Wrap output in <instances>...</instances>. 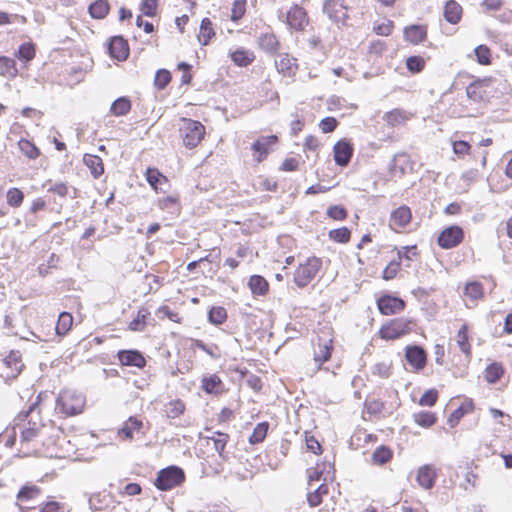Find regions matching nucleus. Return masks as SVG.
<instances>
[{
  "label": "nucleus",
  "mask_w": 512,
  "mask_h": 512,
  "mask_svg": "<svg viewBox=\"0 0 512 512\" xmlns=\"http://www.w3.org/2000/svg\"><path fill=\"white\" fill-rule=\"evenodd\" d=\"M246 0H235L231 9V20L238 22L246 12Z\"/></svg>",
  "instance_id": "obj_49"
},
{
  "label": "nucleus",
  "mask_w": 512,
  "mask_h": 512,
  "mask_svg": "<svg viewBox=\"0 0 512 512\" xmlns=\"http://www.w3.org/2000/svg\"><path fill=\"white\" fill-rule=\"evenodd\" d=\"M83 162L90 169V172L94 178H99L104 173L103 161L99 156L85 154L83 157Z\"/></svg>",
  "instance_id": "obj_22"
},
{
  "label": "nucleus",
  "mask_w": 512,
  "mask_h": 512,
  "mask_svg": "<svg viewBox=\"0 0 512 512\" xmlns=\"http://www.w3.org/2000/svg\"><path fill=\"white\" fill-rule=\"evenodd\" d=\"M201 389L211 395H220L225 391L224 384L217 374L204 376L201 380Z\"/></svg>",
  "instance_id": "obj_14"
},
{
  "label": "nucleus",
  "mask_w": 512,
  "mask_h": 512,
  "mask_svg": "<svg viewBox=\"0 0 512 512\" xmlns=\"http://www.w3.org/2000/svg\"><path fill=\"white\" fill-rule=\"evenodd\" d=\"M414 421L425 428L431 427L437 420V417L434 413L429 411H420L418 413L413 414Z\"/></svg>",
  "instance_id": "obj_37"
},
{
  "label": "nucleus",
  "mask_w": 512,
  "mask_h": 512,
  "mask_svg": "<svg viewBox=\"0 0 512 512\" xmlns=\"http://www.w3.org/2000/svg\"><path fill=\"white\" fill-rule=\"evenodd\" d=\"M171 81V73L166 69L157 70L154 78V85L157 89H164Z\"/></svg>",
  "instance_id": "obj_46"
},
{
  "label": "nucleus",
  "mask_w": 512,
  "mask_h": 512,
  "mask_svg": "<svg viewBox=\"0 0 512 512\" xmlns=\"http://www.w3.org/2000/svg\"><path fill=\"white\" fill-rule=\"evenodd\" d=\"M405 359L415 371H419L425 367L427 355L421 346L409 345L405 350Z\"/></svg>",
  "instance_id": "obj_9"
},
{
  "label": "nucleus",
  "mask_w": 512,
  "mask_h": 512,
  "mask_svg": "<svg viewBox=\"0 0 512 512\" xmlns=\"http://www.w3.org/2000/svg\"><path fill=\"white\" fill-rule=\"evenodd\" d=\"M351 232L346 227L333 229L329 232V237L338 243H347L350 240Z\"/></svg>",
  "instance_id": "obj_47"
},
{
  "label": "nucleus",
  "mask_w": 512,
  "mask_h": 512,
  "mask_svg": "<svg viewBox=\"0 0 512 512\" xmlns=\"http://www.w3.org/2000/svg\"><path fill=\"white\" fill-rule=\"evenodd\" d=\"M39 431L40 429H37L34 426H29L22 431L21 440L26 442L31 441L38 436Z\"/></svg>",
  "instance_id": "obj_63"
},
{
  "label": "nucleus",
  "mask_w": 512,
  "mask_h": 512,
  "mask_svg": "<svg viewBox=\"0 0 512 512\" xmlns=\"http://www.w3.org/2000/svg\"><path fill=\"white\" fill-rule=\"evenodd\" d=\"M437 474L432 465H424L419 468L416 480L418 484L428 490L434 486Z\"/></svg>",
  "instance_id": "obj_16"
},
{
  "label": "nucleus",
  "mask_w": 512,
  "mask_h": 512,
  "mask_svg": "<svg viewBox=\"0 0 512 512\" xmlns=\"http://www.w3.org/2000/svg\"><path fill=\"white\" fill-rule=\"evenodd\" d=\"M347 9L343 0H326L323 6V11L335 22H344L348 18Z\"/></svg>",
  "instance_id": "obj_10"
},
{
  "label": "nucleus",
  "mask_w": 512,
  "mask_h": 512,
  "mask_svg": "<svg viewBox=\"0 0 512 512\" xmlns=\"http://www.w3.org/2000/svg\"><path fill=\"white\" fill-rule=\"evenodd\" d=\"M181 131L183 143L189 149L195 148L205 134L204 126L200 122L191 119H183Z\"/></svg>",
  "instance_id": "obj_4"
},
{
  "label": "nucleus",
  "mask_w": 512,
  "mask_h": 512,
  "mask_svg": "<svg viewBox=\"0 0 512 512\" xmlns=\"http://www.w3.org/2000/svg\"><path fill=\"white\" fill-rule=\"evenodd\" d=\"M193 346L195 348L201 349L202 351L207 353L213 359H218L220 357L219 348L215 344L208 346L202 340L196 339V340H193Z\"/></svg>",
  "instance_id": "obj_50"
},
{
  "label": "nucleus",
  "mask_w": 512,
  "mask_h": 512,
  "mask_svg": "<svg viewBox=\"0 0 512 512\" xmlns=\"http://www.w3.org/2000/svg\"><path fill=\"white\" fill-rule=\"evenodd\" d=\"M146 179L153 189L163 191L162 184H167V178L159 173L157 169L148 168Z\"/></svg>",
  "instance_id": "obj_28"
},
{
  "label": "nucleus",
  "mask_w": 512,
  "mask_h": 512,
  "mask_svg": "<svg viewBox=\"0 0 512 512\" xmlns=\"http://www.w3.org/2000/svg\"><path fill=\"white\" fill-rule=\"evenodd\" d=\"M131 109V101L127 97L117 98L110 107V111L115 116H124Z\"/></svg>",
  "instance_id": "obj_29"
},
{
  "label": "nucleus",
  "mask_w": 512,
  "mask_h": 512,
  "mask_svg": "<svg viewBox=\"0 0 512 512\" xmlns=\"http://www.w3.org/2000/svg\"><path fill=\"white\" fill-rule=\"evenodd\" d=\"M37 408H38L37 402L33 403L29 407V409L23 414V419L24 420L27 419L28 427L29 426H34L37 429H41L43 427V424L38 422L36 417H35V414H36V416L39 415V410Z\"/></svg>",
  "instance_id": "obj_45"
},
{
  "label": "nucleus",
  "mask_w": 512,
  "mask_h": 512,
  "mask_svg": "<svg viewBox=\"0 0 512 512\" xmlns=\"http://www.w3.org/2000/svg\"><path fill=\"white\" fill-rule=\"evenodd\" d=\"M480 87H482V81L477 80L468 85L466 88V95L469 99L473 100L474 102H479L482 100L483 95L481 91L479 90Z\"/></svg>",
  "instance_id": "obj_48"
},
{
  "label": "nucleus",
  "mask_w": 512,
  "mask_h": 512,
  "mask_svg": "<svg viewBox=\"0 0 512 512\" xmlns=\"http://www.w3.org/2000/svg\"><path fill=\"white\" fill-rule=\"evenodd\" d=\"M503 372V367L500 364H489L485 370V379L489 383H496L503 375Z\"/></svg>",
  "instance_id": "obj_42"
},
{
  "label": "nucleus",
  "mask_w": 512,
  "mask_h": 512,
  "mask_svg": "<svg viewBox=\"0 0 512 512\" xmlns=\"http://www.w3.org/2000/svg\"><path fill=\"white\" fill-rule=\"evenodd\" d=\"M438 399V393L435 389L425 391L419 399L421 406H433Z\"/></svg>",
  "instance_id": "obj_53"
},
{
  "label": "nucleus",
  "mask_w": 512,
  "mask_h": 512,
  "mask_svg": "<svg viewBox=\"0 0 512 512\" xmlns=\"http://www.w3.org/2000/svg\"><path fill=\"white\" fill-rule=\"evenodd\" d=\"M400 270V262L392 261L390 262L386 268L383 270V279L391 280L396 277L397 273Z\"/></svg>",
  "instance_id": "obj_56"
},
{
  "label": "nucleus",
  "mask_w": 512,
  "mask_h": 512,
  "mask_svg": "<svg viewBox=\"0 0 512 512\" xmlns=\"http://www.w3.org/2000/svg\"><path fill=\"white\" fill-rule=\"evenodd\" d=\"M24 193L16 187L8 189L6 193L7 204L10 207H20L24 201Z\"/></svg>",
  "instance_id": "obj_38"
},
{
  "label": "nucleus",
  "mask_w": 512,
  "mask_h": 512,
  "mask_svg": "<svg viewBox=\"0 0 512 512\" xmlns=\"http://www.w3.org/2000/svg\"><path fill=\"white\" fill-rule=\"evenodd\" d=\"M142 426V421H140L136 417L131 416L124 423L122 428L119 430L118 434L120 436H123L125 439L131 440L133 438L134 432L139 431L142 428Z\"/></svg>",
  "instance_id": "obj_24"
},
{
  "label": "nucleus",
  "mask_w": 512,
  "mask_h": 512,
  "mask_svg": "<svg viewBox=\"0 0 512 512\" xmlns=\"http://www.w3.org/2000/svg\"><path fill=\"white\" fill-rule=\"evenodd\" d=\"M353 155V147L347 140H340L334 145V160L341 167L349 164Z\"/></svg>",
  "instance_id": "obj_12"
},
{
  "label": "nucleus",
  "mask_w": 512,
  "mask_h": 512,
  "mask_svg": "<svg viewBox=\"0 0 512 512\" xmlns=\"http://www.w3.org/2000/svg\"><path fill=\"white\" fill-rule=\"evenodd\" d=\"M322 261L318 257H310L300 264L294 273V283L299 288L306 287L318 274Z\"/></svg>",
  "instance_id": "obj_2"
},
{
  "label": "nucleus",
  "mask_w": 512,
  "mask_h": 512,
  "mask_svg": "<svg viewBox=\"0 0 512 512\" xmlns=\"http://www.w3.org/2000/svg\"><path fill=\"white\" fill-rule=\"evenodd\" d=\"M18 146L20 151L29 159L34 160L40 155L39 149L29 140L21 139Z\"/></svg>",
  "instance_id": "obj_39"
},
{
  "label": "nucleus",
  "mask_w": 512,
  "mask_h": 512,
  "mask_svg": "<svg viewBox=\"0 0 512 512\" xmlns=\"http://www.w3.org/2000/svg\"><path fill=\"white\" fill-rule=\"evenodd\" d=\"M73 324V317L69 312H62L58 317L56 324V333L59 336L66 335Z\"/></svg>",
  "instance_id": "obj_30"
},
{
  "label": "nucleus",
  "mask_w": 512,
  "mask_h": 512,
  "mask_svg": "<svg viewBox=\"0 0 512 512\" xmlns=\"http://www.w3.org/2000/svg\"><path fill=\"white\" fill-rule=\"evenodd\" d=\"M400 258H406L408 260H413V258L417 255V247L416 246H406L403 247L402 250L398 252Z\"/></svg>",
  "instance_id": "obj_64"
},
{
  "label": "nucleus",
  "mask_w": 512,
  "mask_h": 512,
  "mask_svg": "<svg viewBox=\"0 0 512 512\" xmlns=\"http://www.w3.org/2000/svg\"><path fill=\"white\" fill-rule=\"evenodd\" d=\"M253 58V55L243 48H239L231 54L232 61L241 67L249 65Z\"/></svg>",
  "instance_id": "obj_36"
},
{
  "label": "nucleus",
  "mask_w": 512,
  "mask_h": 512,
  "mask_svg": "<svg viewBox=\"0 0 512 512\" xmlns=\"http://www.w3.org/2000/svg\"><path fill=\"white\" fill-rule=\"evenodd\" d=\"M17 56L25 61H30L35 57V49L31 43H24L20 45Z\"/></svg>",
  "instance_id": "obj_52"
},
{
  "label": "nucleus",
  "mask_w": 512,
  "mask_h": 512,
  "mask_svg": "<svg viewBox=\"0 0 512 512\" xmlns=\"http://www.w3.org/2000/svg\"><path fill=\"white\" fill-rule=\"evenodd\" d=\"M18 73L16 62L12 58L0 56V75L5 77H15Z\"/></svg>",
  "instance_id": "obj_33"
},
{
  "label": "nucleus",
  "mask_w": 512,
  "mask_h": 512,
  "mask_svg": "<svg viewBox=\"0 0 512 512\" xmlns=\"http://www.w3.org/2000/svg\"><path fill=\"white\" fill-rule=\"evenodd\" d=\"M41 493V490L36 485H25L23 486L18 494L17 499L20 501L30 500L36 498Z\"/></svg>",
  "instance_id": "obj_43"
},
{
  "label": "nucleus",
  "mask_w": 512,
  "mask_h": 512,
  "mask_svg": "<svg viewBox=\"0 0 512 512\" xmlns=\"http://www.w3.org/2000/svg\"><path fill=\"white\" fill-rule=\"evenodd\" d=\"M338 125V121L334 117H326L319 123V127L323 133H330L335 130Z\"/></svg>",
  "instance_id": "obj_58"
},
{
  "label": "nucleus",
  "mask_w": 512,
  "mask_h": 512,
  "mask_svg": "<svg viewBox=\"0 0 512 512\" xmlns=\"http://www.w3.org/2000/svg\"><path fill=\"white\" fill-rule=\"evenodd\" d=\"M218 438H213L215 450L222 455L224 448L227 444L229 436L227 434L217 432Z\"/></svg>",
  "instance_id": "obj_59"
},
{
  "label": "nucleus",
  "mask_w": 512,
  "mask_h": 512,
  "mask_svg": "<svg viewBox=\"0 0 512 512\" xmlns=\"http://www.w3.org/2000/svg\"><path fill=\"white\" fill-rule=\"evenodd\" d=\"M85 398L73 390L62 391L56 399L55 410L66 416H74L82 412Z\"/></svg>",
  "instance_id": "obj_1"
},
{
  "label": "nucleus",
  "mask_w": 512,
  "mask_h": 512,
  "mask_svg": "<svg viewBox=\"0 0 512 512\" xmlns=\"http://www.w3.org/2000/svg\"><path fill=\"white\" fill-rule=\"evenodd\" d=\"M392 30V21H387L386 23H382L374 27V31L381 36H389L392 33Z\"/></svg>",
  "instance_id": "obj_62"
},
{
  "label": "nucleus",
  "mask_w": 512,
  "mask_h": 512,
  "mask_svg": "<svg viewBox=\"0 0 512 512\" xmlns=\"http://www.w3.org/2000/svg\"><path fill=\"white\" fill-rule=\"evenodd\" d=\"M215 35L212 27V22L209 18H204L200 25V34L198 36L200 43L203 46L209 44L211 38Z\"/></svg>",
  "instance_id": "obj_31"
},
{
  "label": "nucleus",
  "mask_w": 512,
  "mask_h": 512,
  "mask_svg": "<svg viewBox=\"0 0 512 512\" xmlns=\"http://www.w3.org/2000/svg\"><path fill=\"white\" fill-rule=\"evenodd\" d=\"M260 49L269 54H275L279 49V41L273 33H262L257 40Z\"/></svg>",
  "instance_id": "obj_19"
},
{
  "label": "nucleus",
  "mask_w": 512,
  "mask_h": 512,
  "mask_svg": "<svg viewBox=\"0 0 512 512\" xmlns=\"http://www.w3.org/2000/svg\"><path fill=\"white\" fill-rule=\"evenodd\" d=\"M392 458V451L387 446H379L372 453V461L374 464H386Z\"/></svg>",
  "instance_id": "obj_34"
},
{
  "label": "nucleus",
  "mask_w": 512,
  "mask_h": 512,
  "mask_svg": "<svg viewBox=\"0 0 512 512\" xmlns=\"http://www.w3.org/2000/svg\"><path fill=\"white\" fill-rule=\"evenodd\" d=\"M475 55L478 63L482 65H487L490 63V50L485 45H479L475 48Z\"/></svg>",
  "instance_id": "obj_54"
},
{
  "label": "nucleus",
  "mask_w": 512,
  "mask_h": 512,
  "mask_svg": "<svg viewBox=\"0 0 512 512\" xmlns=\"http://www.w3.org/2000/svg\"><path fill=\"white\" fill-rule=\"evenodd\" d=\"M469 150H470V145L466 141L459 140V141H455L453 143V151L458 156H463V155L467 154L469 152Z\"/></svg>",
  "instance_id": "obj_60"
},
{
  "label": "nucleus",
  "mask_w": 512,
  "mask_h": 512,
  "mask_svg": "<svg viewBox=\"0 0 512 512\" xmlns=\"http://www.w3.org/2000/svg\"><path fill=\"white\" fill-rule=\"evenodd\" d=\"M248 286L253 295L264 296L269 290L267 280L261 275H252L249 278Z\"/></svg>",
  "instance_id": "obj_21"
},
{
  "label": "nucleus",
  "mask_w": 512,
  "mask_h": 512,
  "mask_svg": "<svg viewBox=\"0 0 512 512\" xmlns=\"http://www.w3.org/2000/svg\"><path fill=\"white\" fill-rule=\"evenodd\" d=\"M185 403L181 399H174L169 401L164 406V413L170 419H176L185 411Z\"/></svg>",
  "instance_id": "obj_25"
},
{
  "label": "nucleus",
  "mask_w": 512,
  "mask_h": 512,
  "mask_svg": "<svg viewBox=\"0 0 512 512\" xmlns=\"http://www.w3.org/2000/svg\"><path fill=\"white\" fill-rule=\"evenodd\" d=\"M59 503L55 501L47 502L43 507L37 509V508H30L28 512H58L59 511Z\"/></svg>",
  "instance_id": "obj_61"
},
{
  "label": "nucleus",
  "mask_w": 512,
  "mask_h": 512,
  "mask_svg": "<svg viewBox=\"0 0 512 512\" xmlns=\"http://www.w3.org/2000/svg\"><path fill=\"white\" fill-rule=\"evenodd\" d=\"M332 344L331 341L326 342L323 345H319L318 350L314 352V361L317 363V369H320L321 364L326 362L331 357L332 352Z\"/></svg>",
  "instance_id": "obj_32"
},
{
  "label": "nucleus",
  "mask_w": 512,
  "mask_h": 512,
  "mask_svg": "<svg viewBox=\"0 0 512 512\" xmlns=\"http://www.w3.org/2000/svg\"><path fill=\"white\" fill-rule=\"evenodd\" d=\"M426 35V28L422 25H411L404 30V38L414 44L422 42Z\"/></svg>",
  "instance_id": "obj_23"
},
{
  "label": "nucleus",
  "mask_w": 512,
  "mask_h": 512,
  "mask_svg": "<svg viewBox=\"0 0 512 512\" xmlns=\"http://www.w3.org/2000/svg\"><path fill=\"white\" fill-rule=\"evenodd\" d=\"M327 215L334 220H343L347 216V211L343 206L334 205L328 208Z\"/></svg>",
  "instance_id": "obj_55"
},
{
  "label": "nucleus",
  "mask_w": 512,
  "mask_h": 512,
  "mask_svg": "<svg viewBox=\"0 0 512 512\" xmlns=\"http://www.w3.org/2000/svg\"><path fill=\"white\" fill-rule=\"evenodd\" d=\"M157 10V0H143L141 3V11L145 16L153 17Z\"/></svg>",
  "instance_id": "obj_57"
},
{
  "label": "nucleus",
  "mask_w": 512,
  "mask_h": 512,
  "mask_svg": "<svg viewBox=\"0 0 512 512\" xmlns=\"http://www.w3.org/2000/svg\"><path fill=\"white\" fill-rule=\"evenodd\" d=\"M377 306L381 314L393 315L405 308V301L389 294L383 295L377 300Z\"/></svg>",
  "instance_id": "obj_7"
},
{
  "label": "nucleus",
  "mask_w": 512,
  "mask_h": 512,
  "mask_svg": "<svg viewBox=\"0 0 512 512\" xmlns=\"http://www.w3.org/2000/svg\"><path fill=\"white\" fill-rule=\"evenodd\" d=\"M285 21L290 29L302 31L308 24L307 13L302 7L293 5L287 11Z\"/></svg>",
  "instance_id": "obj_8"
},
{
  "label": "nucleus",
  "mask_w": 512,
  "mask_h": 512,
  "mask_svg": "<svg viewBox=\"0 0 512 512\" xmlns=\"http://www.w3.org/2000/svg\"><path fill=\"white\" fill-rule=\"evenodd\" d=\"M275 67L280 74L284 76H294L297 66V59L290 57L288 54H280L278 59L275 60Z\"/></svg>",
  "instance_id": "obj_15"
},
{
  "label": "nucleus",
  "mask_w": 512,
  "mask_h": 512,
  "mask_svg": "<svg viewBox=\"0 0 512 512\" xmlns=\"http://www.w3.org/2000/svg\"><path fill=\"white\" fill-rule=\"evenodd\" d=\"M412 214L409 207L403 205L394 210L390 216V225L403 228L411 220Z\"/></svg>",
  "instance_id": "obj_18"
},
{
  "label": "nucleus",
  "mask_w": 512,
  "mask_h": 512,
  "mask_svg": "<svg viewBox=\"0 0 512 512\" xmlns=\"http://www.w3.org/2000/svg\"><path fill=\"white\" fill-rule=\"evenodd\" d=\"M185 480L184 471L178 466H169L158 472L155 486L162 491H168Z\"/></svg>",
  "instance_id": "obj_3"
},
{
  "label": "nucleus",
  "mask_w": 512,
  "mask_h": 512,
  "mask_svg": "<svg viewBox=\"0 0 512 512\" xmlns=\"http://www.w3.org/2000/svg\"><path fill=\"white\" fill-rule=\"evenodd\" d=\"M109 8L107 0H95L89 5L88 11L92 18L102 19L108 14Z\"/></svg>",
  "instance_id": "obj_27"
},
{
  "label": "nucleus",
  "mask_w": 512,
  "mask_h": 512,
  "mask_svg": "<svg viewBox=\"0 0 512 512\" xmlns=\"http://www.w3.org/2000/svg\"><path fill=\"white\" fill-rule=\"evenodd\" d=\"M464 238V233L462 228L459 226H450L444 229L439 237L438 244L443 249H451L457 245H459Z\"/></svg>",
  "instance_id": "obj_6"
},
{
  "label": "nucleus",
  "mask_w": 512,
  "mask_h": 512,
  "mask_svg": "<svg viewBox=\"0 0 512 512\" xmlns=\"http://www.w3.org/2000/svg\"><path fill=\"white\" fill-rule=\"evenodd\" d=\"M456 342L460 350L465 354L467 358L471 357V346L468 341V326L463 324L457 332Z\"/></svg>",
  "instance_id": "obj_26"
},
{
  "label": "nucleus",
  "mask_w": 512,
  "mask_h": 512,
  "mask_svg": "<svg viewBox=\"0 0 512 512\" xmlns=\"http://www.w3.org/2000/svg\"><path fill=\"white\" fill-rule=\"evenodd\" d=\"M464 294L472 300H478L483 297V286L477 281L469 282L465 285Z\"/></svg>",
  "instance_id": "obj_41"
},
{
  "label": "nucleus",
  "mask_w": 512,
  "mask_h": 512,
  "mask_svg": "<svg viewBox=\"0 0 512 512\" xmlns=\"http://www.w3.org/2000/svg\"><path fill=\"white\" fill-rule=\"evenodd\" d=\"M227 319V312L224 307L214 306L208 312V320L214 325H220Z\"/></svg>",
  "instance_id": "obj_40"
},
{
  "label": "nucleus",
  "mask_w": 512,
  "mask_h": 512,
  "mask_svg": "<svg viewBox=\"0 0 512 512\" xmlns=\"http://www.w3.org/2000/svg\"><path fill=\"white\" fill-rule=\"evenodd\" d=\"M108 51L112 58L124 61L129 56L127 41L122 36H113L108 44Z\"/></svg>",
  "instance_id": "obj_11"
},
{
  "label": "nucleus",
  "mask_w": 512,
  "mask_h": 512,
  "mask_svg": "<svg viewBox=\"0 0 512 512\" xmlns=\"http://www.w3.org/2000/svg\"><path fill=\"white\" fill-rule=\"evenodd\" d=\"M117 357L124 366H134L141 369L146 365L143 354L138 350H120Z\"/></svg>",
  "instance_id": "obj_13"
},
{
  "label": "nucleus",
  "mask_w": 512,
  "mask_h": 512,
  "mask_svg": "<svg viewBox=\"0 0 512 512\" xmlns=\"http://www.w3.org/2000/svg\"><path fill=\"white\" fill-rule=\"evenodd\" d=\"M462 16V7L455 1L449 0L444 6V18L451 24H457Z\"/></svg>",
  "instance_id": "obj_20"
},
{
  "label": "nucleus",
  "mask_w": 512,
  "mask_h": 512,
  "mask_svg": "<svg viewBox=\"0 0 512 512\" xmlns=\"http://www.w3.org/2000/svg\"><path fill=\"white\" fill-rule=\"evenodd\" d=\"M411 321L405 318L390 320L379 330V335L385 340H395L410 332Z\"/></svg>",
  "instance_id": "obj_5"
},
{
  "label": "nucleus",
  "mask_w": 512,
  "mask_h": 512,
  "mask_svg": "<svg viewBox=\"0 0 512 512\" xmlns=\"http://www.w3.org/2000/svg\"><path fill=\"white\" fill-rule=\"evenodd\" d=\"M268 428V422L258 423L249 437V443L254 445L263 442L267 435Z\"/></svg>",
  "instance_id": "obj_35"
},
{
  "label": "nucleus",
  "mask_w": 512,
  "mask_h": 512,
  "mask_svg": "<svg viewBox=\"0 0 512 512\" xmlns=\"http://www.w3.org/2000/svg\"><path fill=\"white\" fill-rule=\"evenodd\" d=\"M37 408H38L37 402L33 403L29 407V409L23 414V419L24 420L27 419L28 427L29 426H34L37 429H41L43 427V424L38 422L36 417H35V414H36V416L39 415V410Z\"/></svg>",
  "instance_id": "obj_44"
},
{
  "label": "nucleus",
  "mask_w": 512,
  "mask_h": 512,
  "mask_svg": "<svg viewBox=\"0 0 512 512\" xmlns=\"http://www.w3.org/2000/svg\"><path fill=\"white\" fill-rule=\"evenodd\" d=\"M277 142V136L269 135L258 138L252 144V150L258 154L256 157L257 162H261L268 155V147Z\"/></svg>",
  "instance_id": "obj_17"
},
{
  "label": "nucleus",
  "mask_w": 512,
  "mask_h": 512,
  "mask_svg": "<svg viewBox=\"0 0 512 512\" xmlns=\"http://www.w3.org/2000/svg\"><path fill=\"white\" fill-rule=\"evenodd\" d=\"M425 66V60L420 56H410L406 60V67L412 73H419Z\"/></svg>",
  "instance_id": "obj_51"
}]
</instances>
